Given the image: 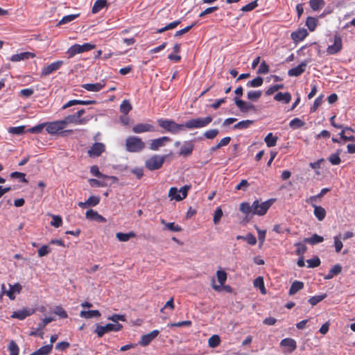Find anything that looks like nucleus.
<instances>
[{
    "label": "nucleus",
    "instance_id": "46",
    "mask_svg": "<svg viewBox=\"0 0 355 355\" xmlns=\"http://www.w3.org/2000/svg\"><path fill=\"white\" fill-rule=\"evenodd\" d=\"M8 349L10 352L9 355H18L19 352V348L17 343L14 340H11L8 346Z\"/></svg>",
    "mask_w": 355,
    "mask_h": 355
},
{
    "label": "nucleus",
    "instance_id": "38",
    "mask_svg": "<svg viewBox=\"0 0 355 355\" xmlns=\"http://www.w3.org/2000/svg\"><path fill=\"white\" fill-rule=\"evenodd\" d=\"M324 241V238L322 236L318 235L317 234H313L310 238H306L304 241L311 245H315L322 243Z\"/></svg>",
    "mask_w": 355,
    "mask_h": 355
},
{
    "label": "nucleus",
    "instance_id": "4",
    "mask_svg": "<svg viewBox=\"0 0 355 355\" xmlns=\"http://www.w3.org/2000/svg\"><path fill=\"white\" fill-rule=\"evenodd\" d=\"M85 113V109H80L78 110L75 114H69L66 116L62 120L64 123L65 126L69 123L75 124V125H85L87 124L90 119H92V116H85L82 117V116Z\"/></svg>",
    "mask_w": 355,
    "mask_h": 355
},
{
    "label": "nucleus",
    "instance_id": "14",
    "mask_svg": "<svg viewBox=\"0 0 355 355\" xmlns=\"http://www.w3.org/2000/svg\"><path fill=\"white\" fill-rule=\"evenodd\" d=\"M171 141L168 137L164 136L150 141L149 148L152 150H157L160 147L164 146L166 142Z\"/></svg>",
    "mask_w": 355,
    "mask_h": 355
},
{
    "label": "nucleus",
    "instance_id": "1",
    "mask_svg": "<svg viewBox=\"0 0 355 355\" xmlns=\"http://www.w3.org/2000/svg\"><path fill=\"white\" fill-rule=\"evenodd\" d=\"M212 116H207L205 117H198L189 119L182 124H179L173 120L165 119H159L157 121L159 127L168 132L176 135L179 132L184 130L185 129L193 130L207 127L212 122Z\"/></svg>",
    "mask_w": 355,
    "mask_h": 355
},
{
    "label": "nucleus",
    "instance_id": "2",
    "mask_svg": "<svg viewBox=\"0 0 355 355\" xmlns=\"http://www.w3.org/2000/svg\"><path fill=\"white\" fill-rule=\"evenodd\" d=\"M63 120L46 122V132L51 135H60L66 137L73 132V130H64L66 128Z\"/></svg>",
    "mask_w": 355,
    "mask_h": 355
},
{
    "label": "nucleus",
    "instance_id": "3",
    "mask_svg": "<svg viewBox=\"0 0 355 355\" xmlns=\"http://www.w3.org/2000/svg\"><path fill=\"white\" fill-rule=\"evenodd\" d=\"M145 147L144 141L137 136H129L125 140V148L129 153H140Z\"/></svg>",
    "mask_w": 355,
    "mask_h": 355
},
{
    "label": "nucleus",
    "instance_id": "22",
    "mask_svg": "<svg viewBox=\"0 0 355 355\" xmlns=\"http://www.w3.org/2000/svg\"><path fill=\"white\" fill-rule=\"evenodd\" d=\"M10 290L7 292V296L10 300H14L15 299V294H19L22 290V286L20 284L16 283L14 285L9 284Z\"/></svg>",
    "mask_w": 355,
    "mask_h": 355
},
{
    "label": "nucleus",
    "instance_id": "20",
    "mask_svg": "<svg viewBox=\"0 0 355 355\" xmlns=\"http://www.w3.org/2000/svg\"><path fill=\"white\" fill-rule=\"evenodd\" d=\"M105 84L103 81L96 83H87L82 85V87L89 92H97L104 88Z\"/></svg>",
    "mask_w": 355,
    "mask_h": 355
},
{
    "label": "nucleus",
    "instance_id": "48",
    "mask_svg": "<svg viewBox=\"0 0 355 355\" xmlns=\"http://www.w3.org/2000/svg\"><path fill=\"white\" fill-rule=\"evenodd\" d=\"M261 94L262 92L260 90H251L248 92V98L252 101H257Z\"/></svg>",
    "mask_w": 355,
    "mask_h": 355
},
{
    "label": "nucleus",
    "instance_id": "44",
    "mask_svg": "<svg viewBox=\"0 0 355 355\" xmlns=\"http://www.w3.org/2000/svg\"><path fill=\"white\" fill-rule=\"evenodd\" d=\"M46 122L38 124L34 127H32L26 130L27 132L32 134L40 133L44 128H46Z\"/></svg>",
    "mask_w": 355,
    "mask_h": 355
},
{
    "label": "nucleus",
    "instance_id": "10",
    "mask_svg": "<svg viewBox=\"0 0 355 355\" xmlns=\"http://www.w3.org/2000/svg\"><path fill=\"white\" fill-rule=\"evenodd\" d=\"M105 150V145L101 142L94 143L87 150V155L90 157H97Z\"/></svg>",
    "mask_w": 355,
    "mask_h": 355
},
{
    "label": "nucleus",
    "instance_id": "45",
    "mask_svg": "<svg viewBox=\"0 0 355 355\" xmlns=\"http://www.w3.org/2000/svg\"><path fill=\"white\" fill-rule=\"evenodd\" d=\"M168 197L171 200H175L176 201H180V193L176 187H171L168 191Z\"/></svg>",
    "mask_w": 355,
    "mask_h": 355
},
{
    "label": "nucleus",
    "instance_id": "57",
    "mask_svg": "<svg viewBox=\"0 0 355 355\" xmlns=\"http://www.w3.org/2000/svg\"><path fill=\"white\" fill-rule=\"evenodd\" d=\"M219 133L218 129H209L204 132V136L208 139H214Z\"/></svg>",
    "mask_w": 355,
    "mask_h": 355
},
{
    "label": "nucleus",
    "instance_id": "34",
    "mask_svg": "<svg viewBox=\"0 0 355 355\" xmlns=\"http://www.w3.org/2000/svg\"><path fill=\"white\" fill-rule=\"evenodd\" d=\"M278 137L273 135L272 132H269L265 137L264 141L268 147H273L277 144Z\"/></svg>",
    "mask_w": 355,
    "mask_h": 355
},
{
    "label": "nucleus",
    "instance_id": "24",
    "mask_svg": "<svg viewBox=\"0 0 355 355\" xmlns=\"http://www.w3.org/2000/svg\"><path fill=\"white\" fill-rule=\"evenodd\" d=\"M90 173L96 176L98 178H104V179H111L114 181H117L118 178L115 176H109L107 175H104L100 172L98 167L96 165H93L90 167Z\"/></svg>",
    "mask_w": 355,
    "mask_h": 355
},
{
    "label": "nucleus",
    "instance_id": "28",
    "mask_svg": "<svg viewBox=\"0 0 355 355\" xmlns=\"http://www.w3.org/2000/svg\"><path fill=\"white\" fill-rule=\"evenodd\" d=\"M53 346L52 344L42 346L30 355H49L52 351Z\"/></svg>",
    "mask_w": 355,
    "mask_h": 355
},
{
    "label": "nucleus",
    "instance_id": "8",
    "mask_svg": "<svg viewBox=\"0 0 355 355\" xmlns=\"http://www.w3.org/2000/svg\"><path fill=\"white\" fill-rule=\"evenodd\" d=\"M272 201V200H268L260 203L258 200H254L252 203L253 214L258 216L265 215L271 207Z\"/></svg>",
    "mask_w": 355,
    "mask_h": 355
},
{
    "label": "nucleus",
    "instance_id": "6",
    "mask_svg": "<svg viewBox=\"0 0 355 355\" xmlns=\"http://www.w3.org/2000/svg\"><path fill=\"white\" fill-rule=\"evenodd\" d=\"M123 326L119 324H111L108 323L105 326H101L98 324L96 325V329L94 332L97 334L98 337L101 338L105 334L109 333L110 331H119L122 329Z\"/></svg>",
    "mask_w": 355,
    "mask_h": 355
},
{
    "label": "nucleus",
    "instance_id": "5",
    "mask_svg": "<svg viewBox=\"0 0 355 355\" xmlns=\"http://www.w3.org/2000/svg\"><path fill=\"white\" fill-rule=\"evenodd\" d=\"M94 48L95 45L90 43H85L82 45L75 44L67 49L66 53L67 54L69 58H71L76 54L89 51Z\"/></svg>",
    "mask_w": 355,
    "mask_h": 355
},
{
    "label": "nucleus",
    "instance_id": "37",
    "mask_svg": "<svg viewBox=\"0 0 355 355\" xmlns=\"http://www.w3.org/2000/svg\"><path fill=\"white\" fill-rule=\"evenodd\" d=\"M330 191L329 188L322 189L320 192L315 196H311L309 199L306 200V202L309 203H313V202H318L322 197H323L327 193Z\"/></svg>",
    "mask_w": 355,
    "mask_h": 355
},
{
    "label": "nucleus",
    "instance_id": "63",
    "mask_svg": "<svg viewBox=\"0 0 355 355\" xmlns=\"http://www.w3.org/2000/svg\"><path fill=\"white\" fill-rule=\"evenodd\" d=\"M223 216V211L220 207H218L214 211V215L213 218V222L215 225L218 224L220 220V218Z\"/></svg>",
    "mask_w": 355,
    "mask_h": 355
},
{
    "label": "nucleus",
    "instance_id": "27",
    "mask_svg": "<svg viewBox=\"0 0 355 355\" xmlns=\"http://www.w3.org/2000/svg\"><path fill=\"white\" fill-rule=\"evenodd\" d=\"M312 206L314 207L313 214L317 219L320 221H322L326 216V211L321 206H318L314 204H312Z\"/></svg>",
    "mask_w": 355,
    "mask_h": 355
},
{
    "label": "nucleus",
    "instance_id": "53",
    "mask_svg": "<svg viewBox=\"0 0 355 355\" xmlns=\"http://www.w3.org/2000/svg\"><path fill=\"white\" fill-rule=\"evenodd\" d=\"M258 7V0H254L248 4L243 6L241 10L243 12H250Z\"/></svg>",
    "mask_w": 355,
    "mask_h": 355
},
{
    "label": "nucleus",
    "instance_id": "32",
    "mask_svg": "<svg viewBox=\"0 0 355 355\" xmlns=\"http://www.w3.org/2000/svg\"><path fill=\"white\" fill-rule=\"evenodd\" d=\"M135 236L136 234L133 232H130L128 233L118 232L116 234V239L121 242H126Z\"/></svg>",
    "mask_w": 355,
    "mask_h": 355
},
{
    "label": "nucleus",
    "instance_id": "35",
    "mask_svg": "<svg viewBox=\"0 0 355 355\" xmlns=\"http://www.w3.org/2000/svg\"><path fill=\"white\" fill-rule=\"evenodd\" d=\"M309 3L313 11H318L322 9L325 5L324 0H310Z\"/></svg>",
    "mask_w": 355,
    "mask_h": 355
},
{
    "label": "nucleus",
    "instance_id": "59",
    "mask_svg": "<svg viewBox=\"0 0 355 355\" xmlns=\"http://www.w3.org/2000/svg\"><path fill=\"white\" fill-rule=\"evenodd\" d=\"M53 220L51 222V225L55 227H59L62 225V217L58 215H52Z\"/></svg>",
    "mask_w": 355,
    "mask_h": 355
},
{
    "label": "nucleus",
    "instance_id": "33",
    "mask_svg": "<svg viewBox=\"0 0 355 355\" xmlns=\"http://www.w3.org/2000/svg\"><path fill=\"white\" fill-rule=\"evenodd\" d=\"M107 4V0H96L92 8V12L94 14L99 12Z\"/></svg>",
    "mask_w": 355,
    "mask_h": 355
},
{
    "label": "nucleus",
    "instance_id": "55",
    "mask_svg": "<svg viewBox=\"0 0 355 355\" xmlns=\"http://www.w3.org/2000/svg\"><path fill=\"white\" fill-rule=\"evenodd\" d=\"M327 297L326 294L320 295H315L309 299V302L312 305L315 306L318 303L322 301L325 297Z\"/></svg>",
    "mask_w": 355,
    "mask_h": 355
},
{
    "label": "nucleus",
    "instance_id": "60",
    "mask_svg": "<svg viewBox=\"0 0 355 355\" xmlns=\"http://www.w3.org/2000/svg\"><path fill=\"white\" fill-rule=\"evenodd\" d=\"M295 246L297 247L295 253L299 256L303 255L307 250L306 246L304 244L300 242L297 243L295 244Z\"/></svg>",
    "mask_w": 355,
    "mask_h": 355
},
{
    "label": "nucleus",
    "instance_id": "54",
    "mask_svg": "<svg viewBox=\"0 0 355 355\" xmlns=\"http://www.w3.org/2000/svg\"><path fill=\"white\" fill-rule=\"evenodd\" d=\"M284 88V85L283 84H276L272 85L266 91V95L270 96L273 94L275 92L278 91L279 89H282Z\"/></svg>",
    "mask_w": 355,
    "mask_h": 355
},
{
    "label": "nucleus",
    "instance_id": "36",
    "mask_svg": "<svg viewBox=\"0 0 355 355\" xmlns=\"http://www.w3.org/2000/svg\"><path fill=\"white\" fill-rule=\"evenodd\" d=\"M306 26L310 31H314L318 24L317 18L313 17H308L306 20Z\"/></svg>",
    "mask_w": 355,
    "mask_h": 355
},
{
    "label": "nucleus",
    "instance_id": "7",
    "mask_svg": "<svg viewBox=\"0 0 355 355\" xmlns=\"http://www.w3.org/2000/svg\"><path fill=\"white\" fill-rule=\"evenodd\" d=\"M166 157V155H155L146 161L145 166L150 171L159 169L162 166Z\"/></svg>",
    "mask_w": 355,
    "mask_h": 355
},
{
    "label": "nucleus",
    "instance_id": "62",
    "mask_svg": "<svg viewBox=\"0 0 355 355\" xmlns=\"http://www.w3.org/2000/svg\"><path fill=\"white\" fill-rule=\"evenodd\" d=\"M329 161L332 165H338L341 162V159L339 156V153L331 154L329 157Z\"/></svg>",
    "mask_w": 355,
    "mask_h": 355
},
{
    "label": "nucleus",
    "instance_id": "51",
    "mask_svg": "<svg viewBox=\"0 0 355 355\" xmlns=\"http://www.w3.org/2000/svg\"><path fill=\"white\" fill-rule=\"evenodd\" d=\"M131 110L132 105L130 102L127 100L123 101L120 105V111L124 114H127Z\"/></svg>",
    "mask_w": 355,
    "mask_h": 355
},
{
    "label": "nucleus",
    "instance_id": "19",
    "mask_svg": "<svg viewBox=\"0 0 355 355\" xmlns=\"http://www.w3.org/2000/svg\"><path fill=\"white\" fill-rule=\"evenodd\" d=\"M35 57V54L31 52H22L17 54H14L11 56L10 60L12 62H19L21 60H29Z\"/></svg>",
    "mask_w": 355,
    "mask_h": 355
},
{
    "label": "nucleus",
    "instance_id": "41",
    "mask_svg": "<svg viewBox=\"0 0 355 355\" xmlns=\"http://www.w3.org/2000/svg\"><path fill=\"white\" fill-rule=\"evenodd\" d=\"M80 16V14H72L64 16L60 21L58 23V26L68 24Z\"/></svg>",
    "mask_w": 355,
    "mask_h": 355
},
{
    "label": "nucleus",
    "instance_id": "17",
    "mask_svg": "<svg viewBox=\"0 0 355 355\" xmlns=\"http://www.w3.org/2000/svg\"><path fill=\"white\" fill-rule=\"evenodd\" d=\"M307 65L306 62H302L297 67L292 68L288 70V75L289 76L297 77L305 71L306 67Z\"/></svg>",
    "mask_w": 355,
    "mask_h": 355
},
{
    "label": "nucleus",
    "instance_id": "29",
    "mask_svg": "<svg viewBox=\"0 0 355 355\" xmlns=\"http://www.w3.org/2000/svg\"><path fill=\"white\" fill-rule=\"evenodd\" d=\"M303 288L304 283L302 282L295 280L292 283L288 291V294L290 295H293Z\"/></svg>",
    "mask_w": 355,
    "mask_h": 355
},
{
    "label": "nucleus",
    "instance_id": "31",
    "mask_svg": "<svg viewBox=\"0 0 355 355\" xmlns=\"http://www.w3.org/2000/svg\"><path fill=\"white\" fill-rule=\"evenodd\" d=\"M342 271V266L340 264L334 265L328 274L324 277V279H331L334 276L339 275Z\"/></svg>",
    "mask_w": 355,
    "mask_h": 355
},
{
    "label": "nucleus",
    "instance_id": "61",
    "mask_svg": "<svg viewBox=\"0 0 355 355\" xmlns=\"http://www.w3.org/2000/svg\"><path fill=\"white\" fill-rule=\"evenodd\" d=\"M323 102V95H320L318 96L313 103V106L311 108V112H314L317 110L318 107Z\"/></svg>",
    "mask_w": 355,
    "mask_h": 355
},
{
    "label": "nucleus",
    "instance_id": "25",
    "mask_svg": "<svg viewBox=\"0 0 355 355\" xmlns=\"http://www.w3.org/2000/svg\"><path fill=\"white\" fill-rule=\"evenodd\" d=\"M308 35L306 29L302 28L291 33V38L296 42L302 41Z\"/></svg>",
    "mask_w": 355,
    "mask_h": 355
},
{
    "label": "nucleus",
    "instance_id": "39",
    "mask_svg": "<svg viewBox=\"0 0 355 355\" xmlns=\"http://www.w3.org/2000/svg\"><path fill=\"white\" fill-rule=\"evenodd\" d=\"M161 223L165 225L166 229L178 232L182 231V228L178 225H175V223H166L164 219L161 220Z\"/></svg>",
    "mask_w": 355,
    "mask_h": 355
},
{
    "label": "nucleus",
    "instance_id": "23",
    "mask_svg": "<svg viewBox=\"0 0 355 355\" xmlns=\"http://www.w3.org/2000/svg\"><path fill=\"white\" fill-rule=\"evenodd\" d=\"M85 216L89 220H94L102 223L106 222V219L103 216L98 214L97 211L93 209L87 210Z\"/></svg>",
    "mask_w": 355,
    "mask_h": 355
},
{
    "label": "nucleus",
    "instance_id": "50",
    "mask_svg": "<svg viewBox=\"0 0 355 355\" xmlns=\"http://www.w3.org/2000/svg\"><path fill=\"white\" fill-rule=\"evenodd\" d=\"M220 343V338L218 335L211 336L208 340L209 346L211 347H216Z\"/></svg>",
    "mask_w": 355,
    "mask_h": 355
},
{
    "label": "nucleus",
    "instance_id": "26",
    "mask_svg": "<svg viewBox=\"0 0 355 355\" xmlns=\"http://www.w3.org/2000/svg\"><path fill=\"white\" fill-rule=\"evenodd\" d=\"M292 96L289 92H278L274 96V99L279 102L288 103L291 101Z\"/></svg>",
    "mask_w": 355,
    "mask_h": 355
},
{
    "label": "nucleus",
    "instance_id": "56",
    "mask_svg": "<svg viewBox=\"0 0 355 355\" xmlns=\"http://www.w3.org/2000/svg\"><path fill=\"white\" fill-rule=\"evenodd\" d=\"M53 313L60 318H67L68 317L67 311L61 306H55Z\"/></svg>",
    "mask_w": 355,
    "mask_h": 355
},
{
    "label": "nucleus",
    "instance_id": "52",
    "mask_svg": "<svg viewBox=\"0 0 355 355\" xmlns=\"http://www.w3.org/2000/svg\"><path fill=\"white\" fill-rule=\"evenodd\" d=\"M304 125L305 123L299 118H295L289 123V126L293 129L301 128Z\"/></svg>",
    "mask_w": 355,
    "mask_h": 355
},
{
    "label": "nucleus",
    "instance_id": "11",
    "mask_svg": "<svg viewBox=\"0 0 355 355\" xmlns=\"http://www.w3.org/2000/svg\"><path fill=\"white\" fill-rule=\"evenodd\" d=\"M343 48V42L341 37L336 35L334 38V44L329 45L327 49V53L329 55H334L339 53Z\"/></svg>",
    "mask_w": 355,
    "mask_h": 355
},
{
    "label": "nucleus",
    "instance_id": "43",
    "mask_svg": "<svg viewBox=\"0 0 355 355\" xmlns=\"http://www.w3.org/2000/svg\"><path fill=\"white\" fill-rule=\"evenodd\" d=\"M180 23H181L180 20L174 21L167 24L166 26H164L162 28L157 29L156 33H162L166 31L173 29V28H176Z\"/></svg>",
    "mask_w": 355,
    "mask_h": 355
},
{
    "label": "nucleus",
    "instance_id": "21",
    "mask_svg": "<svg viewBox=\"0 0 355 355\" xmlns=\"http://www.w3.org/2000/svg\"><path fill=\"white\" fill-rule=\"evenodd\" d=\"M280 345L284 348H287L289 352L295 351L297 348L296 341L291 338H286L282 340Z\"/></svg>",
    "mask_w": 355,
    "mask_h": 355
},
{
    "label": "nucleus",
    "instance_id": "9",
    "mask_svg": "<svg viewBox=\"0 0 355 355\" xmlns=\"http://www.w3.org/2000/svg\"><path fill=\"white\" fill-rule=\"evenodd\" d=\"M132 131L135 134H141L144 132H150L156 131L155 127L148 123H139L135 125Z\"/></svg>",
    "mask_w": 355,
    "mask_h": 355
},
{
    "label": "nucleus",
    "instance_id": "18",
    "mask_svg": "<svg viewBox=\"0 0 355 355\" xmlns=\"http://www.w3.org/2000/svg\"><path fill=\"white\" fill-rule=\"evenodd\" d=\"M234 102L236 105L243 112H247L254 109V105L245 102L243 100L239 99L238 97L234 98Z\"/></svg>",
    "mask_w": 355,
    "mask_h": 355
},
{
    "label": "nucleus",
    "instance_id": "47",
    "mask_svg": "<svg viewBox=\"0 0 355 355\" xmlns=\"http://www.w3.org/2000/svg\"><path fill=\"white\" fill-rule=\"evenodd\" d=\"M254 121L252 120H243L234 125V129H246L249 128L252 124H253Z\"/></svg>",
    "mask_w": 355,
    "mask_h": 355
},
{
    "label": "nucleus",
    "instance_id": "58",
    "mask_svg": "<svg viewBox=\"0 0 355 355\" xmlns=\"http://www.w3.org/2000/svg\"><path fill=\"white\" fill-rule=\"evenodd\" d=\"M54 320V318L52 317H46L42 319V322L39 323L37 330L42 331L45 327L50 322Z\"/></svg>",
    "mask_w": 355,
    "mask_h": 355
},
{
    "label": "nucleus",
    "instance_id": "30",
    "mask_svg": "<svg viewBox=\"0 0 355 355\" xmlns=\"http://www.w3.org/2000/svg\"><path fill=\"white\" fill-rule=\"evenodd\" d=\"M80 316L86 319L99 318L101 316V313L98 310L81 311Z\"/></svg>",
    "mask_w": 355,
    "mask_h": 355
},
{
    "label": "nucleus",
    "instance_id": "64",
    "mask_svg": "<svg viewBox=\"0 0 355 355\" xmlns=\"http://www.w3.org/2000/svg\"><path fill=\"white\" fill-rule=\"evenodd\" d=\"M100 197L92 196L87 200V203L89 207H94L100 202Z\"/></svg>",
    "mask_w": 355,
    "mask_h": 355
},
{
    "label": "nucleus",
    "instance_id": "15",
    "mask_svg": "<svg viewBox=\"0 0 355 355\" xmlns=\"http://www.w3.org/2000/svg\"><path fill=\"white\" fill-rule=\"evenodd\" d=\"M159 331L157 329L152 331L149 334L143 335L140 339L139 344L141 346H146L155 339L159 334Z\"/></svg>",
    "mask_w": 355,
    "mask_h": 355
},
{
    "label": "nucleus",
    "instance_id": "49",
    "mask_svg": "<svg viewBox=\"0 0 355 355\" xmlns=\"http://www.w3.org/2000/svg\"><path fill=\"white\" fill-rule=\"evenodd\" d=\"M334 241L335 250L337 253H339L343 247V244L341 241V234H340L339 235L335 236L334 237Z\"/></svg>",
    "mask_w": 355,
    "mask_h": 355
},
{
    "label": "nucleus",
    "instance_id": "16",
    "mask_svg": "<svg viewBox=\"0 0 355 355\" xmlns=\"http://www.w3.org/2000/svg\"><path fill=\"white\" fill-rule=\"evenodd\" d=\"M194 148V145L191 141H184L182 146L179 155L183 157H188L191 155Z\"/></svg>",
    "mask_w": 355,
    "mask_h": 355
},
{
    "label": "nucleus",
    "instance_id": "13",
    "mask_svg": "<svg viewBox=\"0 0 355 355\" xmlns=\"http://www.w3.org/2000/svg\"><path fill=\"white\" fill-rule=\"evenodd\" d=\"M35 313V310L29 308H24L21 310H18L12 312L11 315L12 318L18 319L19 320H23L27 317L33 315Z\"/></svg>",
    "mask_w": 355,
    "mask_h": 355
},
{
    "label": "nucleus",
    "instance_id": "42",
    "mask_svg": "<svg viewBox=\"0 0 355 355\" xmlns=\"http://www.w3.org/2000/svg\"><path fill=\"white\" fill-rule=\"evenodd\" d=\"M263 79L261 76H257L252 80L247 83L248 87H259L263 85Z\"/></svg>",
    "mask_w": 355,
    "mask_h": 355
},
{
    "label": "nucleus",
    "instance_id": "40",
    "mask_svg": "<svg viewBox=\"0 0 355 355\" xmlns=\"http://www.w3.org/2000/svg\"><path fill=\"white\" fill-rule=\"evenodd\" d=\"M239 209L243 214H244L245 215H248L250 213L253 214L252 205H250V203L247 202H243L241 203Z\"/></svg>",
    "mask_w": 355,
    "mask_h": 355
},
{
    "label": "nucleus",
    "instance_id": "12",
    "mask_svg": "<svg viewBox=\"0 0 355 355\" xmlns=\"http://www.w3.org/2000/svg\"><path fill=\"white\" fill-rule=\"evenodd\" d=\"M64 64L62 60H57L47 66L44 67L41 71V76H47L58 70Z\"/></svg>",
    "mask_w": 355,
    "mask_h": 355
}]
</instances>
